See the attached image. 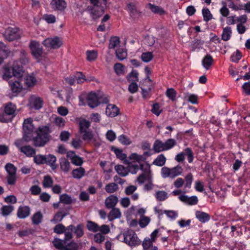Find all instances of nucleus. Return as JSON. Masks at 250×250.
Listing matches in <instances>:
<instances>
[{"label": "nucleus", "mask_w": 250, "mask_h": 250, "mask_svg": "<svg viewBox=\"0 0 250 250\" xmlns=\"http://www.w3.org/2000/svg\"><path fill=\"white\" fill-rule=\"evenodd\" d=\"M151 154L146 151L143 155H138L137 153H132L129 156V159L132 162L128 165V169L122 165H117L115 167V170L121 176L125 177L128 174V171L131 173H136L139 169L143 170L145 166L144 162L146 156H149Z\"/></svg>", "instance_id": "nucleus-1"}, {"label": "nucleus", "mask_w": 250, "mask_h": 250, "mask_svg": "<svg viewBox=\"0 0 250 250\" xmlns=\"http://www.w3.org/2000/svg\"><path fill=\"white\" fill-rule=\"evenodd\" d=\"M50 130L47 126L39 127L37 130V136L35 137L31 136L34 141L35 146L41 147L44 146L49 140Z\"/></svg>", "instance_id": "nucleus-2"}, {"label": "nucleus", "mask_w": 250, "mask_h": 250, "mask_svg": "<svg viewBox=\"0 0 250 250\" xmlns=\"http://www.w3.org/2000/svg\"><path fill=\"white\" fill-rule=\"evenodd\" d=\"M32 139L31 136L27 135L23 136L21 139L16 140L14 144L21 153L24 154L26 156L33 157L36 154V150L29 145H26L25 143L31 141Z\"/></svg>", "instance_id": "nucleus-3"}, {"label": "nucleus", "mask_w": 250, "mask_h": 250, "mask_svg": "<svg viewBox=\"0 0 250 250\" xmlns=\"http://www.w3.org/2000/svg\"><path fill=\"white\" fill-rule=\"evenodd\" d=\"M17 115L16 106L11 102L5 104L3 111H0V122H11Z\"/></svg>", "instance_id": "nucleus-4"}, {"label": "nucleus", "mask_w": 250, "mask_h": 250, "mask_svg": "<svg viewBox=\"0 0 250 250\" xmlns=\"http://www.w3.org/2000/svg\"><path fill=\"white\" fill-rule=\"evenodd\" d=\"M86 99L87 104L92 108L97 107L101 103L107 104L109 102L108 97L101 93L96 94L91 92L87 95Z\"/></svg>", "instance_id": "nucleus-5"}, {"label": "nucleus", "mask_w": 250, "mask_h": 250, "mask_svg": "<svg viewBox=\"0 0 250 250\" xmlns=\"http://www.w3.org/2000/svg\"><path fill=\"white\" fill-rule=\"evenodd\" d=\"M124 242L130 247L140 244L137 234L131 229H128L123 233Z\"/></svg>", "instance_id": "nucleus-6"}, {"label": "nucleus", "mask_w": 250, "mask_h": 250, "mask_svg": "<svg viewBox=\"0 0 250 250\" xmlns=\"http://www.w3.org/2000/svg\"><path fill=\"white\" fill-rule=\"evenodd\" d=\"M31 54L38 60H39L43 55V50L39 42L32 40L29 44Z\"/></svg>", "instance_id": "nucleus-7"}, {"label": "nucleus", "mask_w": 250, "mask_h": 250, "mask_svg": "<svg viewBox=\"0 0 250 250\" xmlns=\"http://www.w3.org/2000/svg\"><path fill=\"white\" fill-rule=\"evenodd\" d=\"M3 36L6 40L10 42L20 39L21 33L17 27H9L5 30Z\"/></svg>", "instance_id": "nucleus-8"}, {"label": "nucleus", "mask_w": 250, "mask_h": 250, "mask_svg": "<svg viewBox=\"0 0 250 250\" xmlns=\"http://www.w3.org/2000/svg\"><path fill=\"white\" fill-rule=\"evenodd\" d=\"M176 145V141L173 139H168L165 142L157 140V153L169 150Z\"/></svg>", "instance_id": "nucleus-9"}, {"label": "nucleus", "mask_w": 250, "mask_h": 250, "mask_svg": "<svg viewBox=\"0 0 250 250\" xmlns=\"http://www.w3.org/2000/svg\"><path fill=\"white\" fill-rule=\"evenodd\" d=\"M42 44L46 48L57 49L62 45V41L58 37L48 38L43 41Z\"/></svg>", "instance_id": "nucleus-10"}, {"label": "nucleus", "mask_w": 250, "mask_h": 250, "mask_svg": "<svg viewBox=\"0 0 250 250\" xmlns=\"http://www.w3.org/2000/svg\"><path fill=\"white\" fill-rule=\"evenodd\" d=\"M156 238V229H155L150 235V238L146 237L143 242L144 250H156V247L153 246V242Z\"/></svg>", "instance_id": "nucleus-11"}, {"label": "nucleus", "mask_w": 250, "mask_h": 250, "mask_svg": "<svg viewBox=\"0 0 250 250\" xmlns=\"http://www.w3.org/2000/svg\"><path fill=\"white\" fill-rule=\"evenodd\" d=\"M29 102L31 106L35 109L41 108L43 103V100L41 98L35 95H32L30 97Z\"/></svg>", "instance_id": "nucleus-12"}, {"label": "nucleus", "mask_w": 250, "mask_h": 250, "mask_svg": "<svg viewBox=\"0 0 250 250\" xmlns=\"http://www.w3.org/2000/svg\"><path fill=\"white\" fill-rule=\"evenodd\" d=\"M127 10L129 12L130 16L134 19H138L141 17L142 12L137 8L134 3H130L127 4Z\"/></svg>", "instance_id": "nucleus-13"}, {"label": "nucleus", "mask_w": 250, "mask_h": 250, "mask_svg": "<svg viewBox=\"0 0 250 250\" xmlns=\"http://www.w3.org/2000/svg\"><path fill=\"white\" fill-rule=\"evenodd\" d=\"M30 212L31 209L28 206H20L17 210V215L20 219H24L30 215Z\"/></svg>", "instance_id": "nucleus-14"}, {"label": "nucleus", "mask_w": 250, "mask_h": 250, "mask_svg": "<svg viewBox=\"0 0 250 250\" xmlns=\"http://www.w3.org/2000/svg\"><path fill=\"white\" fill-rule=\"evenodd\" d=\"M12 91L14 93H19L21 91L23 86L21 79L9 82Z\"/></svg>", "instance_id": "nucleus-15"}, {"label": "nucleus", "mask_w": 250, "mask_h": 250, "mask_svg": "<svg viewBox=\"0 0 250 250\" xmlns=\"http://www.w3.org/2000/svg\"><path fill=\"white\" fill-rule=\"evenodd\" d=\"M66 229L67 230L73 231L77 238L82 237L84 234L83 226L81 224H79L76 227L73 225H70L66 228Z\"/></svg>", "instance_id": "nucleus-16"}, {"label": "nucleus", "mask_w": 250, "mask_h": 250, "mask_svg": "<svg viewBox=\"0 0 250 250\" xmlns=\"http://www.w3.org/2000/svg\"><path fill=\"white\" fill-rule=\"evenodd\" d=\"M179 199L180 201L191 206L197 205L198 202V199L196 196L188 197L186 195H182L179 196Z\"/></svg>", "instance_id": "nucleus-17"}, {"label": "nucleus", "mask_w": 250, "mask_h": 250, "mask_svg": "<svg viewBox=\"0 0 250 250\" xmlns=\"http://www.w3.org/2000/svg\"><path fill=\"white\" fill-rule=\"evenodd\" d=\"M51 5L53 9L62 11L66 8V3L64 0H52Z\"/></svg>", "instance_id": "nucleus-18"}, {"label": "nucleus", "mask_w": 250, "mask_h": 250, "mask_svg": "<svg viewBox=\"0 0 250 250\" xmlns=\"http://www.w3.org/2000/svg\"><path fill=\"white\" fill-rule=\"evenodd\" d=\"M11 70L13 77L18 79L22 78V76L23 73L22 67L19 66L17 62L14 63Z\"/></svg>", "instance_id": "nucleus-19"}, {"label": "nucleus", "mask_w": 250, "mask_h": 250, "mask_svg": "<svg viewBox=\"0 0 250 250\" xmlns=\"http://www.w3.org/2000/svg\"><path fill=\"white\" fill-rule=\"evenodd\" d=\"M118 202V197L114 195H111L105 200V206L107 208H115Z\"/></svg>", "instance_id": "nucleus-20"}, {"label": "nucleus", "mask_w": 250, "mask_h": 250, "mask_svg": "<svg viewBox=\"0 0 250 250\" xmlns=\"http://www.w3.org/2000/svg\"><path fill=\"white\" fill-rule=\"evenodd\" d=\"M119 112V108L114 104H108L105 110V114L109 117H114L117 116Z\"/></svg>", "instance_id": "nucleus-21"}, {"label": "nucleus", "mask_w": 250, "mask_h": 250, "mask_svg": "<svg viewBox=\"0 0 250 250\" xmlns=\"http://www.w3.org/2000/svg\"><path fill=\"white\" fill-rule=\"evenodd\" d=\"M13 53L9 48L3 42L0 41V56L7 58Z\"/></svg>", "instance_id": "nucleus-22"}, {"label": "nucleus", "mask_w": 250, "mask_h": 250, "mask_svg": "<svg viewBox=\"0 0 250 250\" xmlns=\"http://www.w3.org/2000/svg\"><path fill=\"white\" fill-rule=\"evenodd\" d=\"M196 218L201 223H205L208 222L210 219V216L208 213L205 212L197 210L195 212Z\"/></svg>", "instance_id": "nucleus-23"}, {"label": "nucleus", "mask_w": 250, "mask_h": 250, "mask_svg": "<svg viewBox=\"0 0 250 250\" xmlns=\"http://www.w3.org/2000/svg\"><path fill=\"white\" fill-rule=\"evenodd\" d=\"M23 85L29 87L35 85L36 83V78L32 76H26L24 78L21 79Z\"/></svg>", "instance_id": "nucleus-24"}, {"label": "nucleus", "mask_w": 250, "mask_h": 250, "mask_svg": "<svg viewBox=\"0 0 250 250\" xmlns=\"http://www.w3.org/2000/svg\"><path fill=\"white\" fill-rule=\"evenodd\" d=\"M213 58L208 54L206 55L202 61V65L206 70H208L210 66L213 64Z\"/></svg>", "instance_id": "nucleus-25"}, {"label": "nucleus", "mask_w": 250, "mask_h": 250, "mask_svg": "<svg viewBox=\"0 0 250 250\" xmlns=\"http://www.w3.org/2000/svg\"><path fill=\"white\" fill-rule=\"evenodd\" d=\"M45 164L49 165L52 169H56L57 167V165L55 164L57 160L56 157L52 154L45 155Z\"/></svg>", "instance_id": "nucleus-26"}, {"label": "nucleus", "mask_w": 250, "mask_h": 250, "mask_svg": "<svg viewBox=\"0 0 250 250\" xmlns=\"http://www.w3.org/2000/svg\"><path fill=\"white\" fill-rule=\"evenodd\" d=\"M60 165L61 169L64 173L68 172L71 169L70 162L65 158L60 159Z\"/></svg>", "instance_id": "nucleus-27"}, {"label": "nucleus", "mask_w": 250, "mask_h": 250, "mask_svg": "<svg viewBox=\"0 0 250 250\" xmlns=\"http://www.w3.org/2000/svg\"><path fill=\"white\" fill-rule=\"evenodd\" d=\"M120 210L118 208H113L108 215V218L109 221H112L115 219L119 218L121 216Z\"/></svg>", "instance_id": "nucleus-28"}, {"label": "nucleus", "mask_w": 250, "mask_h": 250, "mask_svg": "<svg viewBox=\"0 0 250 250\" xmlns=\"http://www.w3.org/2000/svg\"><path fill=\"white\" fill-rule=\"evenodd\" d=\"M14 210V207L11 205L2 206L0 209V214L4 217L9 215Z\"/></svg>", "instance_id": "nucleus-29"}, {"label": "nucleus", "mask_w": 250, "mask_h": 250, "mask_svg": "<svg viewBox=\"0 0 250 250\" xmlns=\"http://www.w3.org/2000/svg\"><path fill=\"white\" fill-rule=\"evenodd\" d=\"M85 172V169L82 167H80L73 169L72 175L74 178L80 179L84 175Z\"/></svg>", "instance_id": "nucleus-30"}, {"label": "nucleus", "mask_w": 250, "mask_h": 250, "mask_svg": "<svg viewBox=\"0 0 250 250\" xmlns=\"http://www.w3.org/2000/svg\"><path fill=\"white\" fill-rule=\"evenodd\" d=\"M80 132H83L87 131V129L90 125V123L84 119H80L79 122Z\"/></svg>", "instance_id": "nucleus-31"}, {"label": "nucleus", "mask_w": 250, "mask_h": 250, "mask_svg": "<svg viewBox=\"0 0 250 250\" xmlns=\"http://www.w3.org/2000/svg\"><path fill=\"white\" fill-rule=\"evenodd\" d=\"M165 94L166 96L172 102H174L176 100L177 93L174 88H168Z\"/></svg>", "instance_id": "nucleus-32"}, {"label": "nucleus", "mask_w": 250, "mask_h": 250, "mask_svg": "<svg viewBox=\"0 0 250 250\" xmlns=\"http://www.w3.org/2000/svg\"><path fill=\"white\" fill-rule=\"evenodd\" d=\"M54 246L58 250H64L66 244L65 240H62L57 238H55L52 241Z\"/></svg>", "instance_id": "nucleus-33"}, {"label": "nucleus", "mask_w": 250, "mask_h": 250, "mask_svg": "<svg viewBox=\"0 0 250 250\" xmlns=\"http://www.w3.org/2000/svg\"><path fill=\"white\" fill-rule=\"evenodd\" d=\"M75 81L78 83H83L84 81H93L94 77L90 78V79H85V76L82 72H77L75 76Z\"/></svg>", "instance_id": "nucleus-34"}, {"label": "nucleus", "mask_w": 250, "mask_h": 250, "mask_svg": "<svg viewBox=\"0 0 250 250\" xmlns=\"http://www.w3.org/2000/svg\"><path fill=\"white\" fill-rule=\"evenodd\" d=\"M19 61L22 64H26L29 62V59L28 56V53L24 50L20 51L19 56Z\"/></svg>", "instance_id": "nucleus-35"}, {"label": "nucleus", "mask_w": 250, "mask_h": 250, "mask_svg": "<svg viewBox=\"0 0 250 250\" xmlns=\"http://www.w3.org/2000/svg\"><path fill=\"white\" fill-rule=\"evenodd\" d=\"M204 41L201 39L195 38L192 42L191 47L192 51H195L202 48V46L204 44Z\"/></svg>", "instance_id": "nucleus-36"}, {"label": "nucleus", "mask_w": 250, "mask_h": 250, "mask_svg": "<svg viewBox=\"0 0 250 250\" xmlns=\"http://www.w3.org/2000/svg\"><path fill=\"white\" fill-rule=\"evenodd\" d=\"M231 33V28L229 26L226 27L223 30L222 39L224 41H229L230 38Z\"/></svg>", "instance_id": "nucleus-37"}, {"label": "nucleus", "mask_w": 250, "mask_h": 250, "mask_svg": "<svg viewBox=\"0 0 250 250\" xmlns=\"http://www.w3.org/2000/svg\"><path fill=\"white\" fill-rule=\"evenodd\" d=\"M183 168L182 167L177 166L172 168H170V178H174L183 172Z\"/></svg>", "instance_id": "nucleus-38"}, {"label": "nucleus", "mask_w": 250, "mask_h": 250, "mask_svg": "<svg viewBox=\"0 0 250 250\" xmlns=\"http://www.w3.org/2000/svg\"><path fill=\"white\" fill-rule=\"evenodd\" d=\"M119 188L118 185L115 183H111L106 185L105 191L109 193H112L116 191Z\"/></svg>", "instance_id": "nucleus-39"}, {"label": "nucleus", "mask_w": 250, "mask_h": 250, "mask_svg": "<svg viewBox=\"0 0 250 250\" xmlns=\"http://www.w3.org/2000/svg\"><path fill=\"white\" fill-rule=\"evenodd\" d=\"M202 12L204 21L208 22L212 19V15L208 8H203Z\"/></svg>", "instance_id": "nucleus-40"}, {"label": "nucleus", "mask_w": 250, "mask_h": 250, "mask_svg": "<svg viewBox=\"0 0 250 250\" xmlns=\"http://www.w3.org/2000/svg\"><path fill=\"white\" fill-rule=\"evenodd\" d=\"M127 81L129 82H136L139 81L138 73L136 70H133L126 76Z\"/></svg>", "instance_id": "nucleus-41"}, {"label": "nucleus", "mask_w": 250, "mask_h": 250, "mask_svg": "<svg viewBox=\"0 0 250 250\" xmlns=\"http://www.w3.org/2000/svg\"><path fill=\"white\" fill-rule=\"evenodd\" d=\"M115 72L117 75H122L125 74V66L120 63H116L114 65Z\"/></svg>", "instance_id": "nucleus-42"}, {"label": "nucleus", "mask_w": 250, "mask_h": 250, "mask_svg": "<svg viewBox=\"0 0 250 250\" xmlns=\"http://www.w3.org/2000/svg\"><path fill=\"white\" fill-rule=\"evenodd\" d=\"M60 202L63 204L69 205L72 203V199L71 196L66 194H62L60 196Z\"/></svg>", "instance_id": "nucleus-43"}, {"label": "nucleus", "mask_w": 250, "mask_h": 250, "mask_svg": "<svg viewBox=\"0 0 250 250\" xmlns=\"http://www.w3.org/2000/svg\"><path fill=\"white\" fill-rule=\"evenodd\" d=\"M242 53L241 51L237 49L236 50V52H233L231 57H230V61L232 62H238L242 58Z\"/></svg>", "instance_id": "nucleus-44"}, {"label": "nucleus", "mask_w": 250, "mask_h": 250, "mask_svg": "<svg viewBox=\"0 0 250 250\" xmlns=\"http://www.w3.org/2000/svg\"><path fill=\"white\" fill-rule=\"evenodd\" d=\"M116 56L120 61L124 60L127 57L126 52L122 48H119L116 50Z\"/></svg>", "instance_id": "nucleus-45"}, {"label": "nucleus", "mask_w": 250, "mask_h": 250, "mask_svg": "<svg viewBox=\"0 0 250 250\" xmlns=\"http://www.w3.org/2000/svg\"><path fill=\"white\" fill-rule=\"evenodd\" d=\"M120 41L119 37H113L110 40L109 44V48L110 49H115L116 47L119 45Z\"/></svg>", "instance_id": "nucleus-46"}, {"label": "nucleus", "mask_w": 250, "mask_h": 250, "mask_svg": "<svg viewBox=\"0 0 250 250\" xmlns=\"http://www.w3.org/2000/svg\"><path fill=\"white\" fill-rule=\"evenodd\" d=\"M34 162L37 165H42L45 163V155L38 154L34 155Z\"/></svg>", "instance_id": "nucleus-47"}, {"label": "nucleus", "mask_w": 250, "mask_h": 250, "mask_svg": "<svg viewBox=\"0 0 250 250\" xmlns=\"http://www.w3.org/2000/svg\"><path fill=\"white\" fill-rule=\"evenodd\" d=\"M86 227L89 230L94 232H97L99 229V226L98 224L90 221L87 222Z\"/></svg>", "instance_id": "nucleus-48"}, {"label": "nucleus", "mask_w": 250, "mask_h": 250, "mask_svg": "<svg viewBox=\"0 0 250 250\" xmlns=\"http://www.w3.org/2000/svg\"><path fill=\"white\" fill-rule=\"evenodd\" d=\"M23 129L24 132L23 136H32L31 134L34 130L33 125H23Z\"/></svg>", "instance_id": "nucleus-49"}, {"label": "nucleus", "mask_w": 250, "mask_h": 250, "mask_svg": "<svg viewBox=\"0 0 250 250\" xmlns=\"http://www.w3.org/2000/svg\"><path fill=\"white\" fill-rule=\"evenodd\" d=\"M53 181L50 176H45L44 177L42 182L43 187L45 188L51 187L53 185Z\"/></svg>", "instance_id": "nucleus-50"}, {"label": "nucleus", "mask_w": 250, "mask_h": 250, "mask_svg": "<svg viewBox=\"0 0 250 250\" xmlns=\"http://www.w3.org/2000/svg\"><path fill=\"white\" fill-rule=\"evenodd\" d=\"M5 168L8 174H16L17 168L12 164H7L5 166Z\"/></svg>", "instance_id": "nucleus-51"}, {"label": "nucleus", "mask_w": 250, "mask_h": 250, "mask_svg": "<svg viewBox=\"0 0 250 250\" xmlns=\"http://www.w3.org/2000/svg\"><path fill=\"white\" fill-rule=\"evenodd\" d=\"M149 173L146 171L138 177L137 181L140 184H143L146 180H149Z\"/></svg>", "instance_id": "nucleus-52"}, {"label": "nucleus", "mask_w": 250, "mask_h": 250, "mask_svg": "<svg viewBox=\"0 0 250 250\" xmlns=\"http://www.w3.org/2000/svg\"><path fill=\"white\" fill-rule=\"evenodd\" d=\"M87 59L89 61H93L95 60L97 57L98 53L95 50L86 51Z\"/></svg>", "instance_id": "nucleus-53"}, {"label": "nucleus", "mask_w": 250, "mask_h": 250, "mask_svg": "<svg viewBox=\"0 0 250 250\" xmlns=\"http://www.w3.org/2000/svg\"><path fill=\"white\" fill-rule=\"evenodd\" d=\"M42 215L40 212L35 213L32 217V222L34 224L38 225L41 221Z\"/></svg>", "instance_id": "nucleus-54"}, {"label": "nucleus", "mask_w": 250, "mask_h": 250, "mask_svg": "<svg viewBox=\"0 0 250 250\" xmlns=\"http://www.w3.org/2000/svg\"><path fill=\"white\" fill-rule=\"evenodd\" d=\"M150 222V218L145 216H140L139 220V225L141 228H145L146 227Z\"/></svg>", "instance_id": "nucleus-55"}, {"label": "nucleus", "mask_w": 250, "mask_h": 250, "mask_svg": "<svg viewBox=\"0 0 250 250\" xmlns=\"http://www.w3.org/2000/svg\"><path fill=\"white\" fill-rule=\"evenodd\" d=\"M112 150L114 151V153H115L117 157L120 160H125L126 158V155L123 153V151L122 150L117 148H114L113 147L112 148Z\"/></svg>", "instance_id": "nucleus-56"}, {"label": "nucleus", "mask_w": 250, "mask_h": 250, "mask_svg": "<svg viewBox=\"0 0 250 250\" xmlns=\"http://www.w3.org/2000/svg\"><path fill=\"white\" fill-rule=\"evenodd\" d=\"M152 54L150 52L143 53L141 55V59L142 61L146 62H150L152 59Z\"/></svg>", "instance_id": "nucleus-57"}, {"label": "nucleus", "mask_w": 250, "mask_h": 250, "mask_svg": "<svg viewBox=\"0 0 250 250\" xmlns=\"http://www.w3.org/2000/svg\"><path fill=\"white\" fill-rule=\"evenodd\" d=\"M193 175L191 173H188L185 176V188H190L193 181Z\"/></svg>", "instance_id": "nucleus-58"}, {"label": "nucleus", "mask_w": 250, "mask_h": 250, "mask_svg": "<svg viewBox=\"0 0 250 250\" xmlns=\"http://www.w3.org/2000/svg\"><path fill=\"white\" fill-rule=\"evenodd\" d=\"M65 230H67L66 228H65L62 224H59L57 225L54 228V232L57 234H61L65 232Z\"/></svg>", "instance_id": "nucleus-59"}, {"label": "nucleus", "mask_w": 250, "mask_h": 250, "mask_svg": "<svg viewBox=\"0 0 250 250\" xmlns=\"http://www.w3.org/2000/svg\"><path fill=\"white\" fill-rule=\"evenodd\" d=\"M80 133L83 134V139L84 141L89 142L91 141L93 139V134L91 131H86Z\"/></svg>", "instance_id": "nucleus-60"}, {"label": "nucleus", "mask_w": 250, "mask_h": 250, "mask_svg": "<svg viewBox=\"0 0 250 250\" xmlns=\"http://www.w3.org/2000/svg\"><path fill=\"white\" fill-rule=\"evenodd\" d=\"M66 213L62 214V212H59L55 215L53 219L51 220V221L54 223H56L57 222H61L62 220V219L66 216Z\"/></svg>", "instance_id": "nucleus-61"}, {"label": "nucleus", "mask_w": 250, "mask_h": 250, "mask_svg": "<svg viewBox=\"0 0 250 250\" xmlns=\"http://www.w3.org/2000/svg\"><path fill=\"white\" fill-rule=\"evenodd\" d=\"M118 139L121 143L125 145H128L131 144L129 139L125 135H120Z\"/></svg>", "instance_id": "nucleus-62"}, {"label": "nucleus", "mask_w": 250, "mask_h": 250, "mask_svg": "<svg viewBox=\"0 0 250 250\" xmlns=\"http://www.w3.org/2000/svg\"><path fill=\"white\" fill-rule=\"evenodd\" d=\"M94 239L97 243H102L105 240V236L101 233H98L94 235Z\"/></svg>", "instance_id": "nucleus-63"}, {"label": "nucleus", "mask_w": 250, "mask_h": 250, "mask_svg": "<svg viewBox=\"0 0 250 250\" xmlns=\"http://www.w3.org/2000/svg\"><path fill=\"white\" fill-rule=\"evenodd\" d=\"M71 161L73 164L78 166H81L83 163L82 158L77 155L74 158H72Z\"/></svg>", "instance_id": "nucleus-64"}]
</instances>
